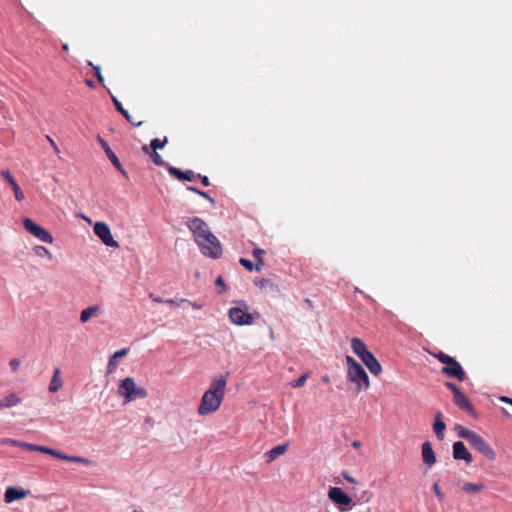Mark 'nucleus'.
Wrapping results in <instances>:
<instances>
[{
  "label": "nucleus",
  "instance_id": "f257e3e1",
  "mask_svg": "<svg viewBox=\"0 0 512 512\" xmlns=\"http://www.w3.org/2000/svg\"><path fill=\"white\" fill-rule=\"evenodd\" d=\"M228 373L214 378L201 398L198 414L205 416L217 411L224 399Z\"/></svg>",
  "mask_w": 512,
  "mask_h": 512
},
{
  "label": "nucleus",
  "instance_id": "f03ea898",
  "mask_svg": "<svg viewBox=\"0 0 512 512\" xmlns=\"http://www.w3.org/2000/svg\"><path fill=\"white\" fill-rule=\"evenodd\" d=\"M458 436L469 442V444L483 454L489 460L495 459V452L491 446L479 434L463 427H458Z\"/></svg>",
  "mask_w": 512,
  "mask_h": 512
},
{
  "label": "nucleus",
  "instance_id": "7ed1b4c3",
  "mask_svg": "<svg viewBox=\"0 0 512 512\" xmlns=\"http://www.w3.org/2000/svg\"><path fill=\"white\" fill-rule=\"evenodd\" d=\"M348 379L357 385L358 390L369 388V378L364 368L351 356H346Z\"/></svg>",
  "mask_w": 512,
  "mask_h": 512
},
{
  "label": "nucleus",
  "instance_id": "20e7f679",
  "mask_svg": "<svg viewBox=\"0 0 512 512\" xmlns=\"http://www.w3.org/2000/svg\"><path fill=\"white\" fill-rule=\"evenodd\" d=\"M118 392L125 398L126 402H132L137 399H144L147 397V391L140 386H137L134 379L127 377L121 381Z\"/></svg>",
  "mask_w": 512,
  "mask_h": 512
},
{
  "label": "nucleus",
  "instance_id": "39448f33",
  "mask_svg": "<svg viewBox=\"0 0 512 512\" xmlns=\"http://www.w3.org/2000/svg\"><path fill=\"white\" fill-rule=\"evenodd\" d=\"M196 244L205 256L217 259L222 254V246L212 232L206 235L202 241L196 242Z\"/></svg>",
  "mask_w": 512,
  "mask_h": 512
},
{
  "label": "nucleus",
  "instance_id": "423d86ee",
  "mask_svg": "<svg viewBox=\"0 0 512 512\" xmlns=\"http://www.w3.org/2000/svg\"><path fill=\"white\" fill-rule=\"evenodd\" d=\"M228 314L231 322L238 326L251 325L254 321L244 301L238 302V306L236 307H231Z\"/></svg>",
  "mask_w": 512,
  "mask_h": 512
},
{
  "label": "nucleus",
  "instance_id": "0eeeda50",
  "mask_svg": "<svg viewBox=\"0 0 512 512\" xmlns=\"http://www.w3.org/2000/svg\"><path fill=\"white\" fill-rule=\"evenodd\" d=\"M328 498L337 506L339 511L345 512L350 510L352 498L339 487H330L328 490Z\"/></svg>",
  "mask_w": 512,
  "mask_h": 512
},
{
  "label": "nucleus",
  "instance_id": "6e6552de",
  "mask_svg": "<svg viewBox=\"0 0 512 512\" xmlns=\"http://www.w3.org/2000/svg\"><path fill=\"white\" fill-rule=\"evenodd\" d=\"M23 226L28 233L33 235L38 240L44 243H53V236L42 226L35 223L32 219L24 218Z\"/></svg>",
  "mask_w": 512,
  "mask_h": 512
},
{
  "label": "nucleus",
  "instance_id": "1a4fd4ad",
  "mask_svg": "<svg viewBox=\"0 0 512 512\" xmlns=\"http://www.w3.org/2000/svg\"><path fill=\"white\" fill-rule=\"evenodd\" d=\"M186 226L193 234L195 242L202 241L211 232L208 224L199 217L189 218Z\"/></svg>",
  "mask_w": 512,
  "mask_h": 512
},
{
  "label": "nucleus",
  "instance_id": "9d476101",
  "mask_svg": "<svg viewBox=\"0 0 512 512\" xmlns=\"http://www.w3.org/2000/svg\"><path fill=\"white\" fill-rule=\"evenodd\" d=\"M98 239L107 247L118 249L119 243L114 239L109 226L104 222L98 221Z\"/></svg>",
  "mask_w": 512,
  "mask_h": 512
},
{
  "label": "nucleus",
  "instance_id": "9b49d317",
  "mask_svg": "<svg viewBox=\"0 0 512 512\" xmlns=\"http://www.w3.org/2000/svg\"><path fill=\"white\" fill-rule=\"evenodd\" d=\"M98 143H100V145L102 146V148L104 149L108 159L111 161V163L113 164V166L124 176H127V172L124 170V168L122 167V164L121 162L119 161L117 155L111 150V148L109 147V145L107 144L106 141H104L100 136H98Z\"/></svg>",
  "mask_w": 512,
  "mask_h": 512
},
{
  "label": "nucleus",
  "instance_id": "f8f14e48",
  "mask_svg": "<svg viewBox=\"0 0 512 512\" xmlns=\"http://www.w3.org/2000/svg\"><path fill=\"white\" fill-rule=\"evenodd\" d=\"M453 457L455 460H463L467 464L473 461L471 453L461 441H457L453 444Z\"/></svg>",
  "mask_w": 512,
  "mask_h": 512
},
{
  "label": "nucleus",
  "instance_id": "ddd939ff",
  "mask_svg": "<svg viewBox=\"0 0 512 512\" xmlns=\"http://www.w3.org/2000/svg\"><path fill=\"white\" fill-rule=\"evenodd\" d=\"M360 359L368 368L371 374L375 376L380 374L382 370L381 365L370 351L364 354Z\"/></svg>",
  "mask_w": 512,
  "mask_h": 512
},
{
  "label": "nucleus",
  "instance_id": "4468645a",
  "mask_svg": "<svg viewBox=\"0 0 512 512\" xmlns=\"http://www.w3.org/2000/svg\"><path fill=\"white\" fill-rule=\"evenodd\" d=\"M28 495V491L22 488L8 487L4 494L6 503H12L16 500L24 499Z\"/></svg>",
  "mask_w": 512,
  "mask_h": 512
},
{
  "label": "nucleus",
  "instance_id": "2eb2a0df",
  "mask_svg": "<svg viewBox=\"0 0 512 512\" xmlns=\"http://www.w3.org/2000/svg\"><path fill=\"white\" fill-rule=\"evenodd\" d=\"M422 459L425 464L432 466L436 463V456L430 442L426 441L421 447Z\"/></svg>",
  "mask_w": 512,
  "mask_h": 512
},
{
  "label": "nucleus",
  "instance_id": "dca6fc26",
  "mask_svg": "<svg viewBox=\"0 0 512 512\" xmlns=\"http://www.w3.org/2000/svg\"><path fill=\"white\" fill-rule=\"evenodd\" d=\"M169 173L181 181H194L196 179V174L192 170L181 171L180 169L169 166Z\"/></svg>",
  "mask_w": 512,
  "mask_h": 512
},
{
  "label": "nucleus",
  "instance_id": "f3484780",
  "mask_svg": "<svg viewBox=\"0 0 512 512\" xmlns=\"http://www.w3.org/2000/svg\"><path fill=\"white\" fill-rule=\"evenodd\" d=\"M63 379L61 378V370L59 367H55L53 375L49 383L48 390L50 393H56L63 387Z\"/></svg>",
  "mask_w": 512,
  "mask_h": 512
},
{
  "label": "nucleus",
  "instance_id": "a211bd4d",
  "mask_svg": "<svg viewBox=\"0 0 512 512\" xmlns=\"http://www.w3.org/2000/svg\"><path fill=\"white\" fill-rule=\"evenodd\" d=\"M22 398L15 392H10L0 400V409L12 408L19 405Z\"/></svg>",
  "mask_w": 512,
  "mask_h": 512
},
{
  "label": "nucleus",
  "instance_id": "6ab92c4d",
  "mask_svg": "<svg viewBox=\"0 0 512 512\" xmlns=\"http://www.w3.org/2000/svg\"><path fill=\"white\" fill-rule=\"evenodd\" d=\"M453 401L460 409H463L470 414L474 413L473 405L462 392L456 393V395L453 396Z\"/></svg>",
  "mask_w": 512,
  "mask_h": 512
},
{
  "label": "nucleus",
  "instance_id": "aec40b11",
  "mask_svg": "<svg viewBox=\"0 0 512 512\" xmlns=\"http://www.w3.org/2000/svg\"><path fill=\"white\" fill-rule=\"evenodd\" d=\"M127 354L128 349L123 348L121 350L116 351L113 355H111L107 365V372L112 373L117 368L119 361Z\"/></svg>",
  "mask_w": 512,
  "mask_h": 512
},
{
  "label": "nucleus",
  "instance_id": "412c9836",
  "mask_svg": "<svg viewBox=\"0 0 512 512\" xmlns=\"http://www.w3.org/2000/svg\"><path fill=\"white\" fill-rule=\"evenodd\" d=\"M442 372L448 376L455 377L460 381L465 379V372L459 363H454L452 367H443Z\"/></svg>",
  "mask_w": 512,
  "mask_h": 512
},
{
  "label": "nucleus",
  "instance_id": "4be33fe9",
  "mask_svg": "<svg viewBox=\"0 0 512 512\" xmlns=\"http://www.w3.org/2000/svg\"><path fill=\"white\" fill-rule=\"evenodd\" d=\"M287 448H288V444H280V445L273 447L271 450L267 451L265 453V458H266L267 462L270 463V462L274 461L275 459H277L278 457H280L281 455H283L287 451Z\"/></svg>",
  "mask_w": 512,
  "mask_h": 512
},
{
  "label": "nucleus",
  "instance_id": "5701e85b",
  "mask_svg": "<svg viewBox=\"0 0 512 512\" xmlns=\"http://www.w3.org/2000/svg\"><path fill=\"white\" fill-rule=\"evenodd\" d=\"M351 348L353 352L361 358L364 354H366L369 350L367 349L366 344L359 338L354 337L351 340Z\"/></svg>",
  "mask_w": 512,
  "mask_h": 512
},
{
  "label": "nucleus",
  "instance_id": "b1692460",
  "mask_svg": "<svg viewBox=\"0 0 512 512\" xmlns=\"http://www.w3.org/2000/svg\"><path fill=\"white\" fill-rule=\"evenodd\" d=\"M21 448H25V449H27L29 451H37V452H41V453H46V454H49L51 456H52V453L55 452L54 449H51L49 447L40 446V445L28 443V442H24V444H21Z\"/></svg>",
  "mask_w": 512,
  "mask_h": 512
},
{
  "label": "nucleus",
  "instance_id": "393cba45",
  "mask_svg": "<svg viewBox=\"0 0 512 512\" xmlns=\"http://www.w3.org/2000/svg\"><path fill=\"white\" fill-rule=\"evenodd\" d=\"M32 251H33L34 255L37 256L38 258L47 259V260L53 259L52 253L46 247H44L42 245H35L32 248Z\"/></svg>",
  "mask_w": 512,
  "mask_h": 512
},
{
  "label": "nucleus",
  "instance_id": "a878e982",
  "mask_svg": "<svg viewBox=\"0 0 512 512\" xmlns=\"http://www.w3.org/2000/svg\"><path fill=\"white\" fill-rule=\"evenodd\" d=\"M52 456L56 457V458H59V459H62V460L71 461V462L89 463L88 460H86V459H84L82 457L66 455V454H63V453H61L60 451H57V450H55V452L52 453Z\"/></svg>",
  "mask_w": 512,
  "mask_h": 512
},
{
  "label": "nucleus",
  "instance_id": "bb28decb",
  "mask_svg": "<svg viewBox=\"0 0 512 512\" xmlns=\"http://www.w3.org/2000/svg\"><path fill=\"white\" fill-rule=\"evenodd\" d=\"M446 429V424L443 422V421H434L433 423V431L436 435V437L439 439V440H443L444 439V431Z\"/></svg>",
  "mask_w": 512,
  "mask_h": 512
},
{
  "label": "nucleus",
  "instance_id": "cd10ccee",
  "mask_svg": "<svg viewBox=\"0 0 512 512\" xmlns=\"http://www.w3.org/2000/svg\"><path fill=\"white\" fill-rule=\"evenodd\" d=\"M94 315H96V306H90L81 312L80 321L86 323Z\"/></svg>",
  "mask_w": 512,
  "mask_h": 512
},
{
  "label": "nucleus",
  "instance_id": "c85d7f7f",
  "mask_svg": "<svg viewBox=\"0 0 512 512\" xmlns=\"http://www.w3.org/2000/svg\"><path fill=\"white\" fill-rule=\"evenodd\" d=\"M462 488L467 493H476V492H479L480 490H482L483 485L480 483L468 482V483H465Z\"/></svg>",
  "mask_w": 512,
  "mask_h": 512
},
{
  "label": "nucleus",
  "instance_id": "c756f323",
  "mask_svg": "<svg viewBox=\"0 0 512 512\" xmlns=\"http://www.w3.org/2000/svg\"><path fill=\"white\" fill-rule=\"evenodd\" d=\"M10 186H11V188L14 191L15 198L18 201H22L24 199V193L22 192V190L19 187V185L17 184V182L16 181H11Z\"/></svg>",
  "mask_w": 512,
  "mask_h": 512
},
{
  "label": "nucleus",
  "instance_id": "7c9ffc66",
  "mask_svg": "<svg viewBox=\"0 0 512 512\" xmlns=\"http://www.w3.org/2000/svg\"><path fill=\"white\" fill-rule=\"evenodd\" d=\"M167 143V138L165 137L164 140H160L158 138H154L150 142V147L153 149V151H156L157 149H162Z\"/></svg>",
  "mask_w": 512,
  "mask_h": 512
},
{
  "label": "nucleus",
  "instance_id": "2f4dec72",
  "mask_svg": "<svg viewBox=\"0 0 512 512\" xmlns=\"http://www.w3.org/2000/svg\"><path fill=\"white\" fill-rule=\"evenodd\" d=\"M187 189L192 191V192H194V193H196V194H198L199 196L207 199L211 204L215 203L214 199L212 197H210L206 192H203V191H201V190H199V189H197L196 187H193V186H188Z\"/></svg>",
  "mask_w": 512,
  "mask_h": 512
},
{
  "label": "nucleus",
  "instance_id": "473e14b6",
  "mask_svg": "<svg viewBox=\"0 0 512 512\" xmlns=\"http://www.w3.org/2000/svg\"><path fill=\"white\" fill-rule=\"evenodd\" d=\"M432 490L433 492L435 493L436 497L438 498V501L440 503H443L445 501V495L443 494V492L440 490V486H439V483L438 481L435 482L432 486Z\"/></svg>",
  "mask_w": 512,
  "mask_h": 512
},
{
  "label": "nucleus",
  "instance_id": "72a5a7b5",
  "mask_svg": "<svg viewBox=\"0 0 512 512\" xmlns=\"http://www.w3.org/2000/svg\"><path fill=\"white\" fill-rule=\"evenodd\" d=\"M112 100L117 111L120 112L127 120H129L128 111L123 108L122 104L118 101V99L116 97H112Z\"/></svg>",
  "mask_w": 512,
  "mask_h": 512
},
{
  "label": "nucleus",
  "instance_id": "f704fd0d",
  "mask_svg": "<svg viewBox=\"0 0 512 512\" xmlns=\"http://www.w3.org/2000/svg\"><path fill=\"white\" fill-rule=\"evenodd\" d=\"M151 157H152L153 162L157 166H167V167L170 166L165 163V161L162 159L161 155L157 151H153V153L151 154Z\"/></svg>",
  "mask_w": 512,
  "mask_h": 512
},
{
  "label": "nucleus",
  "instance_id": "c9c22d12",
  "mask_svg": "<svg viewBox=\"0 0 512 512\" xmlns=\"http://www.w3.org/2000/svg\"><path fill=\"white\" fill-rule=\"evenodd\" d=\"M20 366H21V360L19 358H12L9 361V367L13 374H15L19 371Z\"/></svg>",
  "mask_w": 512,
  "mask_h": 512
},
{
  "label": "nucleus",
  "instance_id": "e433bc0d",
  "mask_svg": "<svg viewBox=\"0 0 512 512\" xmlns=\"http://www.w3.org/2000/svg\"><path fill=\"white\" fill-rule=\"evenodd\" d=\"M307 377H308V373L301 375L297 380L291 382V386L293 388H300V387L304 386L306 383Z\"/></svg>",
  "mask_w": 512,
  "mask_h": 512
},
{
  "label": "nucleus",
  "instance_id": "4c0bfd02",
  "mask_svg": "<svg viewBox=\"0 0 512 512\" xmlns=\"http://www.w3.org/2000/svg\"><path fill=\"white\" fill-rule=\"evenodd\" d=\"M436 358L442 363V364H447V363H452L453 361V357L443 353V352H439L437 355H436Z\"/></svg>",
  "mask_w": 512,
  "mask_h": 512
},
{
  "label": "nucleus",
  "instance_id": "58836bf2",
  "mask_svg": "<svg viewBox=\"0 0 512 512\" xmlns=\"http://www.w3.org/2000/svg\"><path fill=\"white\" fill-rule=\"evenodd\" d=\"M240 264L242 266H244L248 271H253L254 270V264L252 261L246 259V258H241L240 259Z\"/></svg>",
  "mask_w": 512,
  "mask_h": 512
},
{
  "label": "nucleus",
  "instance_id": "ea45409f",
  "mask_svg": "<svg viewBox=\"0 0 512 512\" xmlns=\"http://www.w3.org/2000/svg\"><path fill=\"white\" fill-rule=\"evenodd\" d=\"M264 253H265V251L260 249V248H255L253 250V256L258 260V262L260 264H263L262 256H263Z\"/></svg>",
  "mask_w": 512,
  "mask_h": 512
},
{
  "label": "nucleus",
  "instance_id": "a19ab883",
  "mask_svg": "<svg viewBox=\"0 0 512 512\" xmlns=\"http://www.w3.org/2000/svg\"><path fill=\"white\" fill-rule=\"evenodd\" d=\"M3 443L8 444V445H12V446H17V447H21V444H24L23 441H18V440L9 439V438L8 439H4Z\"/></svg>",
  "mask_w": 512,
  "mask_h": 512
},
{
  "label": "nucleus",
  "instance_id": "79ce46f5",
  "mask_svg": "<svg viewBox=\"0 0 512 512\" xmlns=\"http://www.w3.org/2000/svg\"><path fill=\"white\" fill-rule=\"evenodd\" d=\"M1 175L9 184L11 183V181H15L9 170H2Z\"/></svg>",
  "mask_w": 512,
  "mask_h": 512
},
{
  "label": "nucleus",
  "instance_id": "37998d69",
  "mask_svg": "<svg viewBox=\"0 0 512 512\" xmlns=\"http://www.w3.org/2000/svg\"><path fill=\"white\" fill-rule=\"evenodd\" d=\"M185 302H188V300L186 299H181V300H174V299H167L165 300V303L168 304V305H171V306H178L180 305L181 303H185Z\"/></svg>",
  "mask_w": 512,
  "mask_h": 512
},
{
  "label": "nucleus",
  "instance_id": "c03bdc74",
  "mask_svg": "<svg viewBox=\"0 0 512 512\" xmlns=\"http://www.w3.org/2000/svg\"><path fill=\"white\" fill-rule=\"evenodd\" d=\"M446 386L448 389H450L452 391L453 396L456 395V393L461 392V390L457 387V385L452 382H447Z\"/></svg>",
  "mask_w": 512,
  "mask_h": 512
},
{
  "label": "nucleus",
  "instance_id": "a18cd8bd",
  "mask_svg": "<svg viewBox=\"0 0 512 512\" xmlns=\"http://www.w3.org/2000/svg\"><path fill=\"white\" fill-rule=\"evenodd\" d=\"M341 475H342V476L344 477V479H345V480H347L349 483H352V484H357V483H358V482H357V480H356L354 477H352V476H351L348 472H346V471H343V472L341 473Z\"/></svg>",
  "mask_w": 512,
  "mask_h": 512
},
{
  "label": "nucleus",
  "instance_id": "49530a36",
  "mask_svg": "<svg viewBox=\"0 0 512 512\" xmlns=\"http://www.w3.org/2000/svg\"><path fill=\"white\" fill-rule=\"evenodd\" d=\"M196 178H200V180L204 186H209L210 182H209V178L207 176H202V175L198 174V175H196Z\"/></svg>",
  "mask_w": 512,
  "mask_h": 512
},
{
  "label": "nucleus",
  "instance_id": "de8ad7c7",
  "mask_svg": "<svg viewBox=\"0 0 512 512\" xmlns=\"http://www.w3.org/2000/svg\"><path fill=\"white\" fill-rule=\"evenodd\" d=\"M47 140H48V141H49V143L51 144V146H52L53 150L55 151V153L59 154V152H60V151H59V148H58V146L56 145V143L54 142V140H53L51 137H49V136H47Z\"/></svg>",
  "mask_w": 512,
  "mask_h": 512
},
{
  "label": "nucleus",
  "instance_id": "09e8293b",
  "mask_svg": "<svg viewBox=\"0 0 512 512\" xmlns=\"http://www.w3.org/2000/svg\"><path fill=\"white\" fill-rule=\"evenodd\" d=\"M150 297L152 298V300H153L154 302H157V303H165V300H163V299H162V298H160V297H156V296H154L153 294H151V295H150Z\"/></svg>",
  "mask_w": 512,
  "mask_h": 512
},
{
  "label": "nucleus",
  "instance_id": "8fccbe9b",
  "mask_svg": "<svg viewBox=\"0 0 512 512\" xmlns=\"http://www.w3.org/2000/svg\"><path fill=\"white\" fill-rule=\"evenodd\" d=\"M215 284H216L217 286H222L223 288L225 287V284H224L223 279H222L221 277H218V278L216 279Z\"/></svg>",
  "mask_w": 512,
  "mask_h": 512
},
{
  "label": "nucleus",
  "instance_id": "3c124183",
  "mask_svg": "<svg viewBox=\"0 0 512 512\" xmlns=\"http://www.w3.org/2000/svg\"><path fill=\"white\" fill-rule=\"evenodd\" d=\"M187 303H189L194 309H201L202 308V305L201 304H198L196 302H190L188 301Z\"/></svg>",
  "mask_w": 512,
  "mask_h": 512
},
{
  "label": "nucleus",
  "instance_id": "603ef678",
  "mask_svg": "<svg viewBox=\"0 0 512 512\" xmlns=\"http://www.w3.org/2000/svg\"><path fill=\"white\" fill-rule=\"evenodd\" d=\"M85 83H86V85H87L88 87H90V88H94V87H95L94 82H93V80H91V79H86V80H85Z\"/></svg>",
  "mask_w": 512,
  "mask_h": 512
},
{
  "label": "nucleus",
  "instance_id": "864d4df0",
  "mask_svg": "<svg viewBox=\"0 0 512 512\" xmlns=\"http://www.w3.org/2000/svg\"><path fill=\"white\" fill-rule=\"evenodd\" d=\"M434 421H443V420H442V413H441L440 411H438V412L435 414Z\"/></svg>",
  "mask_w": 512,
  "mask_h": 512
},
{
  "label": "nucleus",
  "instance_id": "5fc2aeb1",
  "mask_svg": "<svg viewBox=\"0 0 512 512\" xmlns=\"http://www.w3.org/2000/svg\"><path fill=\"white\" fill-rule=\"evenodd\" d=\"M78 217L83 218V219H84V220H86L90 225H92V221H91V219L87 218L85 215H83V214H78Z\"/></svg>",
  "mask_w": 512,
  "mask_h": 512
},
{
  "label": "nucleus",
  "instance_id": "6e6d98bb",
  "mask_svg": "<svg viewBox=\"0 0 512 512\" xmlns=\"http://www.w3.org/2000/svg\"><path fill=\"white\" fill-rule=\"evenodd\" d=\"M78 217L83 218V219H84V220H86L90 225H92V221H91V219L87 218L85 215H83V214H78Z\"/></svg>",
  "mask_w": 512,
  "mask_h": 512
},
{
  "label": "nucleus",
  "instance_id": "4d7b16f0",
  "mask_svg": "<svg viewBox=\"0 0 512 512\" xmlns=\"http://www.w3.org/2000/svg\"><path fill=\"white\" fill-rule=\"evenodd\" d=\"M352 446L356 449L360 448L361 447V443L359 441H353L352 442Z\"/></svg>",
  "mask_w": 512,
  "mask_h": 512
},
{
  "label": "nucleus",
  "instance_id": "13d9d810",
  "mask_svg": "<svg viewBox=\"0 0 512 512\" xmlns=\"http://www.w3.org/2000/svg\"><path fill=\"white\" fill-rule=\"evenodd\" d=\"M103 76L100 73V67L98 66V82H103Z\"/></svg>",
  "mask_w": 512,
  "mask_h": 512
},
{
  "label": "nucleus",
  "instance_id": "bf43d9fd",
  "mask_svg": "<svg viewBox=\"0 0 512 512\" xmlns=\"http://www.w3.org/2000/svg\"><path fill=\"white\" fill-rule=\"evenodd\" d=\"M128 121H129L132 125H134V126H140V125H141V122H138V123L133 122V121H132V118H131V116H130V115H129V120H128Z\"/></svg>",
  "mask_w": 512,
  "mask_h": 512
},
{
  "label": "nucleus",
  "instance_id": "052dcab7",
  "mask_svg": "<svg viewBox=\"0 0 512 512\" xmlns=\"http://www.w3.org/2000/svg\"><path fill=\"white\" fill-rule=\"evenodd\" d=\"M454 363H458V362L453 358L452 363H447V364H446V365H447L446 367H452V366H454Z\"/></svg>",
  "mask_w": 512,
  "mask_h": 512
},
{
  "label": "nucleus",
  "instance_id": "680f3d73",
  "mask_svg": "<svg viewBox=\"0 0 512 512\" xmlns=\"http://www.w3.org/2000/svg\"><path fill=\"white\" fill-rule=\"evenodd\" d=\"M62 48H63V50L68 51L69 45L67 43H65V44H63Z\"/></svg>",
  "mask_w": 512,
  "mask_h": 512
},
{
  "label": "nucleus",
  "instance_id": "e2e57ef3",
  "mask_svg": "<svg viewBox=\"0 0 512 512\" xmlns=\"http://www.w3.org/2000/svg\"><path fill=\"white\" fill-rule=\"evenodd\" d=\"M501 400H502L503 402L509 403V400H511V399H510V398H508V397H501Z\"/></svg>",
  "mask_w": 512,
  "mask_h": 512
},
{
  "label": "nucleus",
  "instance_id": "0e129e2a",
  "mask_svg": "<svg viewBox=\"0 0 512 512\" xmlns=\"http://www.w3.org/2000/svg\"><path fill=\"white\" fill-rule=\"evenodd\" d=\"M88 65L91 66L93 69L96 70V66L93 64L92 61H88Z\"/></svg>",
  "mask_w": 512,
  "mask_h": 512
},
{
  "label": "nucleus",
  "instance_id": "69168bd1",
  "mask_svg": "<svg viewBox=\"0 0 512 512\" xmlns=\"http://www.w3.org/2000/svg\"><path fill=\"white\" fill-rule=\"evenodd\" d=\"M93 231L96 234V223L93 225Z\"/></svg>",
  "mask_w": 512,
  "mask_h": 512
},
{
  "label": "nucleus",
  "instance_id": "338daca9",
  "mask_svg": "<svg viewBox=\"0 0 512 512\" xmlns=\"http://www.w3.org/2000/svg\"><path fill=\"white\" fill-rule=\"evenodd\" d=\"M323 381L328 382L329 381L328 377H323Z\"/></svg>",
  "mask_w": 512,
  "mask_h": 512
},
{
  "label": "nucleus",
  "instance_id": "774afa93",
  "mask_svg": "<svg viewBox=\"0 0 512 512\" xmlns=\"http://www.w3.org/2000/svg\"><path fill=\"white\" fill-rule=\"evenodd\" d=\"M509 404H511V405H512V400H509Z\"/></svg>",
  "mask_w": 512,
  "mask_h": 512
}]
</instances>
